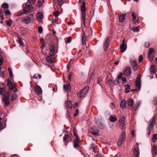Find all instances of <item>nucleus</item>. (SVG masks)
<instances>
[{
    "mask_svg": "<svg viewBox=\"0 0 157 157\" xmlns=\"http://www.w3.org/2000/svg\"><path fill=\"white\" fill-rule=\"evenodd\" d=\"M33 19V15L32 14H30L29 16H27L22 19L23 23L28 24L30 23Z\"/></svg>",
    "mask_w": 157,
    "mask_h": 157,
    "instance_id": "obj_1",
    "label": "nucleus"
},
{
    "mask_svg": "<svg viewBox=\"0 0 157 157\" xmlns=\"http://www.w3.org/2000/svg\"><path fill=\"white\" fill-rule=\"evenodd\" d=\"M126 136L124 132H123L121 134L120 138L117 142V145L118 147H120L123 142L124 141L125 138Z\"/></svg>",
    "mask_w": 157,
    "mask_h": 157,
    "instance_id": "obj_2",
    "label": "nucleus"
},
{
    "mask_svg": "<svg viewBox=\"0 0 157 157\" xmlns=\"http://www.w3.org/2000/svg\"><path fill=\"white\" fill-rule=\"evenodd\" d=\"M89 87L88 86H85L83 89L80 90L78 93L77 95L79 97H83L88 91Z\"/></svg>",
    "mask_w": 157,
    "mask_h": 157,
    "instance_id": "obj_3",
    "label": "nucleus"
},
{
    "mask_svg": "<svg viewBox=\"0 0 157 157\" xmlns=\"http://www.w3.org/2000/svg\"><path fill=\"white\" fill-rule=\"evenodd\" d=\"M57 52V49L54 45H52L50 48L49 54L50 56H53Z\"/></svg>",
    "mask_w": 157,
    "mask_h": 157,
    "instance_id": "obj_4",
    "label": "nucleus"
},
{
    "mask_svg": "<svg viewBox=\"0 0 157 157\" xmlns=\"http://www.w3.org/2000/svg\"><path fill=\"white\" fill-rule=\"evenodd\" d=\"M131 69L130 67H128L125 68L123 71V74L126 76L129 77L131 75Z\"/></svg>",
    "mask_w": 157,
    "mask_h": 157,
    "instance_id": "obj_5",
    "label": "nucleus"
},
{
    "mask_svg": "<svg viewBox=\"0 0 157 157\" xmlns=\"http://www.w3.org/2000/svg\"><path fill=\"white\" fill-rule=\"evenodd\" d=\"M125 119L124 117H122L119 120V126L120 128L121 129H124V125L125 123Z\"/></svg>",
    "mask_w": 157,
    "mask_h": 157,
    "instance_id": "obj_6",
    "label": "nucleus"
},
{
    "mask_svg": "<svg viewBox=\"0 0 157 157\" xmlns=\"http://www.w3.org/2000/svg\"><path fill=\"white\" fill-rule=\"evenodd\" d=\"M34 90L36 93L38 94L39 95L42 92V91L41 88L39 86L36 85L34 87Z\"/></svg>",
    "mask_w": 157,
    "mask_h": 157,
    "instance_id": "obj_7",
    "label": "nucleus"
},
{
    "mask_svg": "<svg viewBox=\"0 0 157 157\" xmlns=\"http://www.w3.org/2000/svg\"><path fill=\"white\" fill-rule=\"evenodd\" d=\"M131 65L132 67V69L135 71H136L137 69V65L136 61V60H132L131 61Z\"/></svg>",
    "mask_w": 157,
    "mask_h": 157,
    "instance_id": "obj_8",
    "label": "nucleus"
},
{
    "mask_svg": "<svg viewBox=\"0 0 157 157\" xmlns=\"http://www.w3.org/2000/svg\"><path fill=\"white\" fill-rule=\"evenodd\" d=\"M10 93L6 97H4L3 100L6 106H8L10 104V101L9 99Z\"/></svg>",
    "mask_w": 157,
    "mask_h": 157,
    "instance_id": "obj_9",
    "label": "nucleus"
},
{
    "mask_svg": "<svg viewBox=\"0 0 157 157\" xmlns=\"http://www.w3.org/2000/svg\"><path fill=\"white\" fill-rule=\"evenodd\" d=\"M33 9V7L30 5H28L23 9L24 11L25 12L30 13L32 12Z\"/></svg>",
    "mask_w": 157,
    "mask_h": 157,
    "instance_id": "obj_10",
    "label": "nucleus"
},
{
    "mask_svg": "<svg viewBox=\"0 0 157 157\" xmlns=\"http://www.w3.org/2000/svg\"><path fill=\"white\" fill-rule=\"evenodd\" d=\"M155 117H154L152 118L151 120L150 121L148 128L152 129L153 127L154 126L155 124Z\"/></svg>",
    "mask_w": 157,
    "mask_h": 157,
    "instance_id": "obj_11",
    "label": "nucleus"
},
{
    "mask_svg": "<svg viewBox=\"0 0 157 157\" xmlns=\"http://www.w3.org/2000/svg\"><path fill=\"white\" fill-rule=\"evenodd\" d=\"M86 33L83 32L82 36V45H84L86 43Z\"/></svg>",
    "mask_w": 157,
    "mask_h": 157,
    "instance_id": "obj_12",
    "label": "nucleus"
},
{
    "mask_svg": "<svg viewBox=\"0 0 157 157\" xmlns=\"http://www.w3.org/2000/svg\"><path fill=\"white\" fill-rule=\"evenodd\" d=\"M90 131L92 134L95 136H97L98 135V129L96 128L95 127H93Z\"/></svg>",
    "mask_w": 157,
    "mask_h": 157,
    "instance_id": "obj_13",
    "label": "nucleus"
},
{
    "mask_svg": "<svg viewBox=\"0 0 157 157\" xmlns=\"http://www.w3.org/2000/svg\"><path fill=\"white\" fill-rule=\"evenodd\" d=\"M7 85L10 90H11V88H12L14 86V85L13 84L11 80H10V79H8L7 80Z\"/></svg>",
    "mask_w": 157,
    "mask_h": 157,
    "instance_id": "obj_14",
    "label": "nucleus"
},
{
    "mask_svg": "<svg viewBox=\"0 0 157 157\" xmlns=\"http://www.w3.org/2000/svg\"><path fill=\"white\" fill-rule=\"evenodd\" d=\"M52 56L50 55L49 56L47 57L46 58V60L50 63H54V61Z\"/></svg>",
    "mask_w": 157,
    "mask_h": 157,
    "instance_id": "obj_15",
    "label": "nucleus"
},
{
    "mask_svg": "<svg viewBox=\"0 0 157 157\" xmlns=\"http://www.w3.org/2000/svg\"><path fill=\"white\" fill-rule=\"evenodd\" d=\"M126 14H123L119 17V21L120 22H123L125 20Z\"/></svg>",
    "mask_w": 157,
    "mask_h": 157,
    "instance_id": "obj_16",
    "label": "nucleus"
},
{
    "mask_svg": "<svg viewBox=\"0 0 157 157\" xmlns=\"http://www.w3.org/2000/svg\"><path fill=\"white\" fill-rule=\"evenodd\" d=\"M127 102L128 106L132 108L134 102V101L133 99L131 98L128 99L127 101Z\"/></svg>",
    "mask_w": 157,
    "mask_h": 157,
    "instance_id": "obj_17",
    "label": "nucleus"
},
{
    "mask_svg": "<svg viewBox=\"0 0 157 157\" xmlns=\"http://www.w3.org/2000/svg\"><path fill=\"white\" fill-rule=\"evenodd\" d=\"M117 117L115 116L111 115L110 116L109 118V120L111 122H114L117 121Z\"/></svg>",
    "mask_w": 157,
    "mask_h": 157,
    "instance_id": "obj_18",
    "label": "nucleus"
},
{
    "mask_svg": "<svg viewBox=\"0 0 157 157\" xmlns=\"http://www.w3.org/2000/svg\"><path fill=\"white\" fill-rule=\"evenodd\" d=\"M126 101L124 100H123L121 102L120 104V107L122 109H124L125 108V105Z\"/></svg>",
    "mask_w": 157,
    "mask_h": 157,
    "instance_id": "obj_19",
    "label": "nucleus"
},
{
    "mask_svg": "<svg viewBox=\"0 0 157 157\" xmlns=\"http://www.w3.org/2000/svg\"><path fill=\"white\" fill-rule=\"evenodd\" d=\"M127 47V45L121 44L120 47L121 52H124L126 50Z\"/></svg>",
    "mask_w": 157,
    "mask_h": 157,
    "instance_id": "obj_20",
    "label": "nucleus"
},
{
    "mask_svg": "<svg viewBox=\"0 0 157 157\" xmlns=\"http://www.w3.org/2000/svg\"><path fill=\"white\" fill-rule=\"evenodd\" d=\"M64 89L65 91H68L70 90V85L69 83H66V84H64Z\"/></svg>",
    "mask_w": 157,
    "mask_h": 157,
    "instance_id": "obj_21",
    "label": "nucleus"
},
{
    "mask_svg": "<svg viewBox=\"0 0 157 157\" xmlns=\"http://www.w3.org/2000/svg\"><path fill=\"white\" fill-rule=\"evenodd\" d=\"M37 18L38 21H40L43 18V14L41 12L38 13L37 15Z\"/></svg>",
    "mask_w": 157,
    "mask_h": 157,
    "instance_id": "obj_22",
    "label": "nucleus"
},
{
    "mask_svg": "<svg viewBox=\"0 0 157 157\" xmlns=\"http://www.w3.org/2000/svg\"><path fill=\"white\" fill-rule=\"evenodd\" d=\"M155 66L154 64L151 65L150 70V71L152 73H154L155 72Z\"/></svg>",
    "mask_w": 157,
    "mask_h": 157,
    "instance_id": "obj_23",
    "label": "nucleus"
},
{
    "mask_svg": "<svg viewBox=\"0 0 157 157\" xmlns=\"http://www.w3.org/2000/svg\"><path fill=\"white\" fill-rule=\"evenodd\" d=\"M67 109H71L72 107V105L71 102L70 101H68L66 102L65 103Z\"/></svg>",
    "mask_w": 157,
    "mask_h": 157,
    "instance_id": "obj_24",
    "label": "nucleus"
},
{
    "mask_svg": "<svg viewBox=\"0 0 157 157\" xmlns=\"http://www.w3.org/2000/svg\"><path fill=\"white\" fill-rule=\"evenodd\" d=\"M125 88V91L126 93H128L129 92V90L130 89V86L128 84H125L124 86Z\"/></svg>",
    "mask_w": 157,
    "mask_h": 157,
    "instance_id": "obj_25",
    "label": "nucleus"
},
{
    "mask_svg": "<svg viewBox=\"0 0 157 157\" xmlns=\"http://www.w3.org/2000/svg\"><path fill=\"white\" fill-rule=\"evenodd\" d=\"M135 84L136 86L138 88V90L140 89L141 87L140 81H136Z\"/></svg>",
    "mask_w": 157,
    "mask_h": 157,
    "instance_id": "obj_26",
    "label": "nucleus"
},
{
    "mask_svg": "<svg viewBox=\"0 0 157 157\" xmlns=\"http://www.w3.org/2000/svg\"><path fill=\"white\" fill-rule=\"evenodd\" d=\"M133 154L135 157H139V153L136 149H135L133 151Z\"/></svg>",
    "mask_w": 157,
    "mask_h": 157,
    "instance_id": "obj_27",
    "label": "nucleus"
},
{
    "mask_svg": "<svg viewBox=\"0 0 157 157\" xmlns=\"http://www.w3.org/2000/svg\"><path fill=\"white\" fill-rule=\"evenodd\" d=\"M81 10L82 12H84V11L85 10V4L84 2H82V5L81 7Z\"/></svg>",
    "mask_w": 157,
    "mask_h": 157,
    "instance_id": "obj_28",
    "label": "nucleus"
},
{
    "mask_svg": "<svg viewBox=\"0 0 157 157\" xmlns=\"http://www.w3.org/2000/svg\"><path fill=\"white\" fill-rule=\"evenodd\" d=\"M154 52V50L152 48H150L149 49V52L148 54V56L150 57L151 54Z\"/></svg>",
    "mask_w": 157,
    "mask_h": 157,
    "instance_id": "obj_29",
    "label": "nucleus"
},
{
    "mask_svg": "<svg viewBox=\"0 0 157 157\" xmlns=\"http://www.w3.org/2000/svg\"><path fill=\"white\" fill-rule=\"evenodd\" d=\"M157 139V134H155L153 135V136L152 138V141L154 142L155 140Z\"/></svg>",
    "mask_w": 157,
    "mask_h": 157,
    "instance_id": "obj_30",
    "label": "nucleus"
},
{
    "mask_svg": "<svg viewBox=\"0 0 157 157\" xmlns=\"http://www.w3.org/2000/svg\"><path fill=\"white\" fill-rule=\"evenodd\" d=\"M69 136L68 134H65L63 138V140L65 142H66L67 140L69 138Z\"/></svg>",
    "mask_w": 157,
    "mask_h": 157,
    "instance_id": "obj_31",
    "label": "nucleus"
},
{
    "mask_svg": "<svg viewBox=\"0 0 157 157\" xmlns=\"http://www.w3.org/2000/svg\"><path fill=\"white\" fill-rule=\"evenodd\" d=\"M103 78L101 76H99L98 79V83L101 86L100 82L102 81Z\"/></svg>",
    "mask_w": 157,
    "mask_h": 157,
    "instance_id": "obj_32",
    "label": "nucleus"
},
{
    "mask_svg": "<svg viewBox=\"0 0 157 157\" xmlns=\"http://www.w3.org/2000/svg\"><path fill=\"white\" fill-rule=\"evenodd\" d=\"M132 30L134 32H138L139 31V27H133L132 28Z\"/></svg>",
    "mask_w": 157,
    "mask_h": 157,
    "instance_id": "obj_33",
    "label": "nucleus"
},
{
    "mask_svg": "<svg viewBox=\"0 0 157 157\" xmlns=\"http://www.w3.org/2000/svg\"><path fill=\"white\" fill-rule=\"evenodd\" d=\"M2 7L4 9H7L9 7V5L8 4L6 3H3L2 5Z\"/></svg>",
    "mask_w": 157,
    "mask_h": 157,
    "instance_id": "obj_34",
    "label": "nucleus"
},
{
    "mask_svg": "<svg viewBox=\"0 0 157 157\" xmlns=\"http://www.w3.org/2000/svg\"><path fill=\"white\" fill-rule=\"evenodd\" d=\"M17 98V95L16 94H14L11 96V101H13L14 100H16Z\"/></svg>",
    "mask_w": 157,
    "mask_h": 157,
    "instance_id": "obj_35",
    "label": "nucleus"
},
{
    "mask_svg": "<svg viewBox=\"0 0 157 157\" xmlns=\"http://www.w3.org/2000/svg\"><path fill=\"white\" fill-rule=\"evenodd\" d=\"M109 47V44L107 43H105L104 45V48L105 51H106L107 50V48Z\"/></svg>",
    "mask_w": 157,
    "mask_h": 157,
    "instance_id": "obj_36",
    "label": "nucleus"
},
{
    "mask_svg": "<svg viewBox=\"0 0 157 157\" xmlns=\"http://www.w3.org/2000/svg\"><path fill=\"white\" fill-rule=\"evenodd\" d=\"M153 151L155 154L157 155V147L156 145H154L153 146Z\"/></svg>",
    "mask_w": 157,
    "mask_h": 157,
    "instance_id": "obj_37",
    "label": "nucleus"
},
{
    "mask_svg": "<svg viewBox=\"0 0 157 157\" xmlns=\"http://www.w3.org/2000/svg\"><path fill=\"white\" fill-rule=\"evenodd\" d=\"M12 24V21L11 20H9L7 21L6 24L7 25L10 26Z\"/></svg>",
    "mask_w": 157,
    "mask_h": 157,
    "instance_id": "obj_38",
    "label": "nucleus"
},
{
    "mask_svg": "<svg viewBox=\"0 0 157 157\" xmlns=\"http://www.w3.org/2000/svg\"><path fill=\"white\" fill-rule=\"evenodd\" d=\"M17 41L20 44V45H22L23 44V42L22 41V40L21 39H18L17 40Z\"/></svg>",
    "mask_w": 157,
    "mask_h": 157,
    "instance_id": "obj_39",
    "label": "nucleus"
},
{
    "mask_svg": "<svg viewBox=\"0 0 157 157\" xmlns=\"http://www.w3.org/2000/svg\"><path fill=\"white\" fill-rule=\"evenodd\" d=\"M71 40L72 38L71 37L69 36L66 40V42L67 43H69L71 41Z\"/></svg>",
    "mask_w": 157,
    "mask_h": 157,
    "instance_id": "obj_40",
    "label": "nucleus"
},
{
    "mask_svg": "<svg viewBox=\"0 0 157 157\" xmlns=\"http://www.w3.org/2000/svg\"><path fill=\"white\" fill-rule=\"evenodd\" d=\"M86 15L85 12H82V20H85Z\"/></svg>",
    "mask_w": 157,
    "mask_h": 157,
    "instance_id": "obj_41",
    "label": "nucleus"
},
{
    "mask_svg": "<svg viewBox=\"0 0 157 157\" xmlns=\"http://www.w3.org/2000/svg\"><path fill=\"white\" fill-rule=\"evenodd\" d=\"M132 22L136 25H137L138 24V21L136 20V17L133 18Z\"/></svg>",
    "mask_w": 157,
    "mask_h": 157,
    "instance_id": "obj_42",
    "label": "nucleus"
},
{
    "mask_svg": "<svg viewBox=\"0 0 157 157\" xmlns=\"http://www.w3.org/2000/svg\"><path fill=\"white\" fill-rule=\"evenodd\" d=\"M59 12L58 11H57L53 13L54 15L56 17H58L59 15Z\"/></svg>",
    "mask_w": 157,
    "mask_h": 157,
    "instance_id": "obj_43",
    "label": "nucleus"
},
{
    "mask_svg": "<svg viewBox=\"0 0 157 157\" xmlns=\"http://www.w3.org/2000/svg\"><path fill=\"white\" fill-rule=\"evenodd\" d=\"M74 147H76L79 146V142L74 141Z\"/></svg>",
    "mask_w": 157,
    "mask_h": 157,
    "instance_id": "obj_44",
    "label": "nucleus"
},
{
    "mask_svg": "<svg viewBox=\"0 0 157 157\" xmlns=\"http://www.w3.org/2000/svg\"><path fill=\"white\" fill-rule=\"evenodd\" d=\"M1 19L4 20V18L2 15V11L0 10V20Z\"/></svg>",
    "mask_w": 157,
    "mask_h": 157,
    "instance_id": "obj_45",
    "label": "nucleus"
},
{
    "mask_svg": "<svg viewBox=\"0 0 157 157\" xmlns=\"http://www.w3.org/2000/svg\"><path fill=\"white\" fill-rule=\"evenodd\" d=\"M141 75L140 74H139L136 78V81H140Z\"/></svg>",
    "mask_w": 157,
    "mask_h": 157,
    "instance_id": "obj_46",
    "label": "nucleus"
},
{
    "mask_svg": "<svg viewBox=\"0 0 157 157\" xmlns=\"http://www.w3.org/2000/svg\"><path fill=\"white\" fill-rule=\"evenodd\" d=\"M150 44L149 43L145 42V43L144 47L145 48H148L150 46Z\"/></svg>",
    "mask_w": 157,
    "mask_h": 157,
    "instance_id": "obj_47",
    "label": "nucleus"
},
{
    "mask_svg": "<svg viewBox=\"0 0 157 157\" xmlns=\"http://www.w3.org/2000/svg\"><path fill=\"white\" fill-rule=\"evenodd\" d=\"M36 1V0H29V3L31 4H34Z\"/></svg>",
    "mask_w": 157,
    "mask_h": 157,
    "instance_id": "obj_48",
    "label": "nucleus"
},
{
    "mask_svg": "<svg viewBox=\"0 0 157 157\" xmlns=\"http://www.w3.org/2000/svg\"><path fill=\"white\" fill-rule=\"evenodd\" d=\"M58 5L59 6H60V7H61L62 4V2L63 1V0H58Z\"/></svg>",
    "mask_w": 157,
    "mask_h": 157,
    "instance_id": "obj_49",
    "label": "nucleus"
},
{
    "mask_svg": "<svg viewBox=\"0 0 157 157\" xmlns=\"http://www.w3.org/2000/svg\"><path fill=\"white\" fill-rule=\"evenodd\" d=\"M44 0H38V3L39 6H40L44 2Z\"/></svg>",
    "mask_w": 157,
    "mask_h": 157,
    "instance_id": "obj_50",
    "label": "nucleus"
},
{
    "mask_svg": "<svg viewBox=\"0 0 157 157\" xmlns=\"http://www.w3.org/2000/svg\"><path fill=\"white\" fill-rule=\"evenodd\" d=\"M119 79H117L115 81L114 84L115 85H117L119 83Z\"/></svg>",
    "mask_w": 157,
    "mask_h": 157,
    "instance_id": "obj_51",
    "label": "nucleus"
},
{
    "mask_svg": "<svg viewBox=\"0 0 157 157\" xmlns=\"http://www.w3.org/2000/svg\"><path fill=\"white\" fill-rule=\"evenodd\" d=\"M38 31L39 33H42L43 32V29L42 28L41 26H40L39 27L38 29Z\"/></svg>",
    "mask_w": 157,
    "mask_h": 157,
    "instance_id": "obj_52",
    "label": "nucleus"
},
{
    "mask_svg": "<svg viewBox=\"0 0 157 157\" xmlns=\"http://www.w3.org/2000/svg\"><path fill=\"white\" fill-rule=\"evenodd\" d=\"M11 90H12L13 92H16L17 91V89L14 86L12 88H11Z\"/></svg>",
    "mask_w": 157,
    "mask_h": 157,
    "instance_id": "obj_53",
    "label": "nucleus"
},
{
    "mask_svg": "<svg viewBox=\"0 0 157 157\" xmlns=\"http://www.w3.org/2000/svg\"><path fill=\"white\" fill-rule=\"evenodd\" d=\"M5 90L4 88L3 87L0 88V94L2 93Z\"/></svg>",
    "mask_w": 157,
    "mask_h": 157,
    "instance_id": "obj_54",
    "label": "nucleus"
},
{
    "mask_svg": "<svg viewBox=\"0 0 157 157\" xmlns=\"http://www.w3.org/2000/svg\"><path fill=\"white\" fill-rule=\"evenodd\" d=\"M122 78V80L123 81V83H124L126 82L127 80H126V78L125 77H122V78Z\"/></svg>",
    "mask_w": 157,
    "mask_h": 157,
    "instance_id": "obj_55",
    "label": "nucleus"
},
{
    "mask_svg": "<svg viewBox=\"0 0 157 157\" xmlns=\"http://www.w3.org/2000/svg\"><path fill=\"white\" fill-rule=\"evenodd\" d=\"M72 75V72H70L69 74V76H68V80H69V81H70L71 80V76Z\"/></svg>",
    "mask_w": 157,
    "mask_h": 157,
    "instance_id": "obj_56",
    "label": "nucleus"
},
{
    "mask_svg": "<svg viewBox=\"0 0 157 157\" xmlns=\"http://www.w3.org/2000/svg\"><path fill=\"white\" fill-rule=\"evenodd\" d=\"M4 12L6 15H9L10 13V11L8 10H6Z\"/></svg>",
    "mask_w": 157,
    "mask_h": 157,
    "instance_id": "obj_57",
    "label": "nucleus"
},
{
    "mask_svg": "<svg viewBox=\"0 0 157 157\" xmlns=\"http://www.w3.org/2000/svg\"><path fill=\"white\" fill-rule=\"evenodd\" d=\"M66 117L67 118H68L70 117V115L69 114V112L68 111H67L66 112Z\"/></svg>",
    "mask_w": 157,
    "mask_h": 157,
    "instance_id": "obj_58",
    "label": "nucleus"
},
{
    "mask_svg": "<svg viewBox=\"0 0 157 157\" xmlns=\"http://www.w3.org/2000/svg\"><path fill=\"white\" fill-rule=\"evenodd\" d=\"M143 60V56L142 55H140L139 58V62H141Z\"/></svg>",
    "mask_w": 157,
    "mask_h": 157,
    "instance_id": "obj_59",
    "label": "nucleus"
},
{
    "mask_svg": "<svg viewBox=\"0 0 157 157\" xmlns=\"http://www.w3.org/2000/svg\"><path fill=\"white\" fill-rule=\"evenodd\" d=\"M79 110L78 109H76V113H74V115L75 116H76L78 114Z\"/></svg>",
    "mask_w": 157,
    "mask_h": 157,
    "instance_id": "obj_60",
    "label": "nucleus"
},
{
    "mask_svg": "<svg viewBox=\"0 0 157 157\" xmlns=\"http://www.w3.org/2000/svg\"><path fill=\"white\" fill-rule=\"evenodd\" d=\"M4 128L3 124L0 122V130H2Z\"/></svg>",
    "mask_w": 157,
    "mask_h": 157,
    "instance_id": "obj_61",
    "label": "nucleus"
},
{
    "mask_svg": "<svg viewBox=\"0 0 157 157\" xmlns=\"http://www.w3.org/2000/svg\"><path fill=\"white\" fill-rule=\"evenodd\" d=\"M76 137V139H75V140H74V142H79V137H78V136L77 137Z\"/></svg>",
    "mask_w": 157,
    "mask_h": 157,
    "instance_id": "obj_62",
    "label": "nucleus"
},
{
    "mask_svg": "<svg viewBox=\"0 0 157 157\" xmlns=\"http://www.w3.org/2000/svg\"><path fill=\"white\" fill-rule=\"evenodd\" d=\"M1 70H0V77L4 78V73L3 72H1Z\"/></svg>",
    "mask_w": 157,
    "mask_h": 157,
    "instance_id": "obj_63",
    "label": "nucleus"
},
{
    "mask_svg": "<svg viewBox=\"0 0 157 157\" xmlns=\"http://www.w3.org/2000/svg\"><path fill=\"white\" fill-rule=\"evenodd\" d=\"M96 157H104V156L101 154H98L96 155Z\"/></svg>",
    "mask_w": 157,
    "mask_h": 157,
    "instance_id": "obj_64",
    "label": "nucleus"
}]
</instances>
